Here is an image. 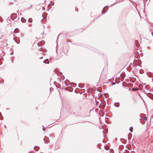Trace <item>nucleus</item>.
Segmentation results:
<instances>
[{"instance_id": "1", "label": "nucleus", "mask_w": 153, "mask_h": 153, "mask_svg": "<svg viewBox=\"0 0 153 153\" xmlns=\"http://www.w3.org/2000/svg\"><path fill=\"white\" fill-rule=\"evenodd\" d=\"M114 105L116 107H119V104L117 103H115Z\"/></svg>"}, {"instance_id": "2", "label": "nucleus", "mask_w": 153, "mask_h": 153, "mask_svg": "<svg viewBox=\"0 0 153 153\" xmlns=\"http://www.w3.org/2000/svg\"><path fill=\"white\" fill-rule=\"evenodd\" d=\"M19 30L18 29H17V28H16L15 29L14 31V32L15 33H17V32H19Z\"/></svg>"}, {"instance_id": "3", "label": "nucleus", "mask_w": 153, "mask_h": 153, "mask_svg": "<svg viewBox=\"0 0 153 153\" xmlns=\"http://www.w3.org/2000/svg\"><path fill=\"white\" fill-rule=\"evenodd\" d=\"M129 130H130V131L131 132H133V128L132 127H130L129 128Z\"/></svg>"}, {"instance_id": "4", "label": "nucleus", "mask_w": 153, "mask_h": 153, "mask_svg": "<svg viewBox=\"0 0 153 153\" xmlns=\"http://www.w3.org/2000/svg\"><path fill=\"white\" fill-rule=\"evenodd\" d=\"M28 21L29 22L31 23L32 22V19L31 18H30L28 19Z\"/></svg>"}, {"instance_id": "5", "label": "nucleus", "mask_w": 153, "mask_h": 153, "mask_svg": "<svg viewBox=\"0 0 153 153\" xmlns=\"http://www.w3.org/2000/svg\"><path fill=\"white\" fill-rule=\"evenodd\" d=\"M48 61L46 60L44 61V62L45 63H48Z\"/></svg>"}, {"instance_id": "6", "label": "nucleus", "mask_w": 153, "mask_h": 153, "mask_svg": "<svg viewBox=\"0 0 153 153\" xmlns=\"http://www.w3.org/2000/svg\"><path fill=\"white\" fill-rule=\"evenodd\" d=\"M144 119L145 120H147V117H144Z\"/></svg>"}, {"instance_id": "7", "label": "nucleus", "mask_w": 153, "mask_h": 153, "mask_svg": "<svg viewBox=\"0 0 153 153\" xmlns=\"http://www.w3.org/2000/svg\"><path fill=\"white\" fill-rule=\"evenodd\" d=\"M36 110H37V107H36Z\"/></svg>"}, {"instance_id": "8", "label": "nucleus", "mask_w": 153, "mask_h": 153, "mask_svg": "<svg viewBox=\"0 0 153 153\" xmlns=\"http://www.w3.org/2000/svg\"><path fill=\"white\" fill-rule=\"evenodd\" d=\"M2 36V37H3V35H2V36Z\"/></svg>"}]
</instances>
